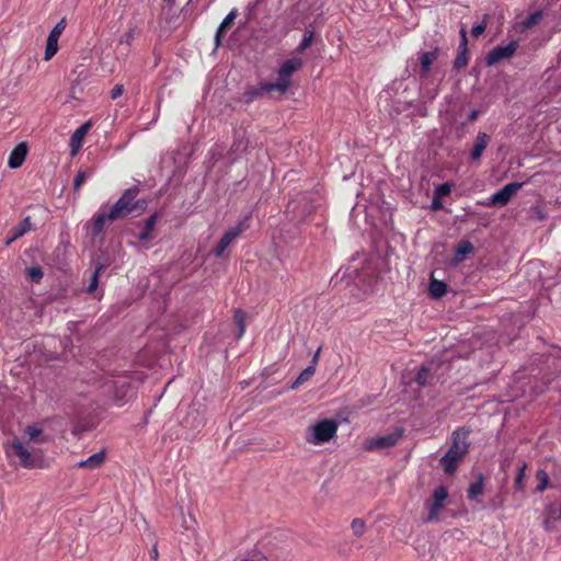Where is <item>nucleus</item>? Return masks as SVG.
I'll return each instance as SVG.
<instances>
[{
	"mask_svg": "<svg viewBox=\"0 0 561 561\" xmlns=\"http://www.w3.org/2000/svg\"><path fill=\"white\" fill-rule=\"evenodd\" d=\"M523 183L511 182L490 197L488 206H505L512 197L522 188Z\"/></svg>",
	"mask_w": 561,
	"mask_h": 561,
	"instance_id": "1a4fd4ad",
	"label": "nucleus"
},
{
	"mask_svg": "<svg viewBox=\"0 0 561 561\" xmlns=\"http://www.w3.org/2000/svg\"><path fill=\"white\" fill-rule=\"evenodd\" d=\"M105 391L111 393L117 405H123L133 396L131 381L128 376H122L105 385Z\"/></svg>",
	"mask_w": 561,
	"mask_h": 561,
	"instance_id": "423d86ee",
	"label": "nucleus"
},
{
	"mask_svg": "<svg viewBox=\"0 0 561 561\" xmlns=\"http://www.w3.org/2000/svg\"><path fill=\"white\" fill-rule=\"evenodd\" d=\"M320 352H321V347H319L317 350V352L314 353L313 357H312V360H311V365L310 366H313L316 368L317 364H318V360H319V356H320Z\"/></svg>",
	"mask_w": 561,
	"mask_h": 561,
	"instance_id": "37998d69",
	"label": "nucleus"
},
{
	"mask_svg": "<svg viewBox=\"0 0 561 561\" xmlns=\"http://www.w3.org/2000/svg\"><path fill=\"white\" fill-rule=\"evenodd\" d=\"M104 268V265L103 264H100L96 266L95 271L93 272L92 276H91V279H90V284L87 288V291L89 294H92L96 290L98 286H99V275L101 273V271Z\"/></svg>",
	"mask_w": 561,
	"mask_h": 561,
	"instance_id": "72a5a7b5",
	"label": "nucleus"
},
{
	"mask_svg": "<svg viewBox=\"0 0 561 561\" xmlns=\"http://www.w3.org/2000/svg\"><path fill=\"white\" fill-rule=\"evenodd\" d=\"M559 517L561 518V506H560V511H559Z\"/></svg>",
	"mask_w": 561,
	"mask_h": 561,
	"instance_id": "de8ad7c7",
	"label": "nucleus"
},
{
	"mask_svg": "<svg viewBox=\"0 0 561 561\" xmlns=\"http://www.w3.org/2000/svg\"><path fill=\"white\" fill-rule=\"evenodd\" d=\"M26 275L33 283L38 284L44 277V272L41 266L36 265L28 267L26 270Z\"/></svg>",
	"mask_w": 561,
	"mask_h": 561,
	"instance_id": "473e14b6",
	"label": "nucleus"
},
{
	"mask_svg": "<svg viewBox=\"0 0 561 561\" xmlns=\"http://www.w3.org/2000/svg\"><path fill=\"white\" fill-rule=\"evenodd\" d=\"M105 461V453L99 451L77 463L78 468L96 469Z\"/></svg>",
	"mask_w": 561,
	"mask_h": 561,
	"instance_id": "6ab92c4d",
	"label": "nucleus"
},
{
	"mask_svg": "<svg viewBox=\"0 0 561 561\" xmlns=\"http://www.w3.org/2000/svg\"><path fill=\"white\" fill-rule=\"evenodd\" d=\"M58 41L59 38L53 37L48 35L46 41V48H45V60H50L58 51Z\"/></svg>",
	"mask_w": 561,
	"mask_h": 561,
	"instance_id": "bb28decb",
	"label": "nucleus"
},
{
	"mask_svg": "<svg viewBox=\"0 0 561 561\" xmlns=\"http://www.w3.org/2000/svg\"><path fill=\"white\" fill-rule=\"evenodd\" d=\"M543 18L542 11H535L530 13L524 21L520 22V32H525L530 27L539 24Z\"/></svg>",
	"mask_w": 561,
	"mask_h": 561,
	"instance_id": "b1692460",
	"label": "nucleus"
},
{
	"mask_svg": "<svg viewBox=\"0 0 561 561\" xmlns=\"http://www.w3.org/2000/svg\"><path fill=\"white\" fill-rule=\"evenodd\" d=\"M460 37H461V41H460V45H459V50L454 60V68L457 70H460V69L467 67L468 61H469L468 51H467L468 38H467V32L465 28L460 30Z\"/></svg>",
	"mask_w": 561,
	"mask_h": 561,
	"instance_id": "ddd939ff",
	"label": "nucleus"
},
{
	"mask_svg": "<svg viewBox=\"0 0 561 561\" xmlns=\"http://www.w3.org/2000/svg\"><path fill=\"white\" fill-rule=\"evenodd\" d=\"M237 149H238V145L236 142L232 144L231 150H237Z\"/></svg>",
	"mask_w": 561,
	"mask_h": 561,
	"instance_id": "49530a36",
	"label": "nucleus"
},
{
	"mask_svg": "<svg viewBox=\"0 0 561 561\" xmlns=\"http://www.w3.org/2000/svg\"><path fill=\"white\" fill-rule=\"evenodd\" d=\"M138 186H133L123 192L117 202L107 211L100 210L92 218V234L100 236L107 222L124 219L135 211H144L147 207L146 199H137Z\"/></svg>",
	"mask_w": 561,
	"mask_h": 561,
	"instance_id": "f257e3e1",
	"label": "nucleus"
},
{
	"mask_svg": "<svg viewBox=\"0 0 561 561\" xmlns=\"http://www.w3.org/2000/svg\"><path fill=\"white\" fill-rule=\"evenodd\" d=\"M337 427L339 425L335 420H321L307 430L305 439L311 445H322L336 435Z\"/></svg>",
	"mask_w": 561,
	"mask_h": 561,
	"instance_id": "7ed1b4c3",
	"label": "nucleus"
},
{
	"mask_svg": "<svg viewBox=\"0 0 561 561\" xmlns=\"http://www.w3.org/2000/svg\"><path fill=\"white\" fill-rule=\"evenodd\" d=\"M157 224V215L153 214L150 217H148L145 221L142 230L138 233V239L140 241H147L152 238V231Z\"/></svg>",
	"mask_w": 561,
	"mask_h": 561,
	"instance_id": "412c9836",
	"label": "nucleus"
},
{
	"mask_svg": "<svg viewBox=\"0 0 561 561\" xmlns=\"http://www.w3.org/2000/svg\"><path fill=\"white\" fill-rule=\"evenodd\" d=\"M428 377H430V368L426 366H422L419 369V371L416 373L415 382L419 386L424 387L428 381Z\"/></svg>",
	"mask_w": 561,
	"mask_h": 561,
	"instance_id": "e433bc0d",
	"label": "nucleus"
},
{
	"mask_svg": "<svg viewBox=\"0 0 561 561\" xmlns=\"http://www.w3.org/2000/svg\"><path fill=\"white\" fill-rule=\"evenodd\" d=\"M428 291L433 298H442L447 291V285L443 280L432 277Z\"/></svg>",
	"mask_w": 561,
	"mask_h": 561,
	"instance_id": "4be33fe9",
	"label": "nucleus"
},
{
	"mask_svg": "<svg viewBox=\"0 0 561 561\" xmlns=\"http://www.w3.org/2000/svg\"><path fill=\"white\" fill-rule=\"evenodd\" d=\"M448 490L444 485H439L433 491L432 500L426 503L428 513L425 522L432 523L438 519L440 511L445 506V502L448 499Z\"/></svg>",
	"mask_w": 561,
	"mask_h": 561,
	"instance_id": "0eeeda50",
	"label": "nucleus"
},
{
	"mask_svg": "<svg viewBox=\"0 0 561 561\" xmlns=\"http://www.w3.org/2000/svg\"><path fill=\"white\" fill-rule=\"evenodd\" d=\"M164 2H170V0H163Z\"/></svg>",
	"mask_w": 561,
	"mask_h": 561,
	"instance_id": "09e8293b",
	"label": "nucleus"
},
{
	"mask_svg": "<svg viewBox=\"0 0 561 561\" xmlns=\"http://www.w3.org/2000/svg\"><path fill=\"white\" fill-rule=\"evenodd\" d=\"M304 60L300 57H293L285 60L277 71L276 82H273L274 85L270 88H276V92L279 94L286 93L293 84L291 77L294 72L301 69Z\"/></svg>",
	"mask_w": 561,
	"mask_h": 561,
	"instance_id": "20e7f679",
	"label": "nucleus"
},
{
	"mask_svg": "<svg viewBox=\"0 0 561 561\" xmlns=\"http://www.w3.org/2000/svg\"><path fill=\"white\" fill-rule=\"evenodd\" d=\"M237 15V11L232 10L220 23L219 27L217 28L215 42L216 46L218 47L221 44V38L225 35L227 28L233 23Z\"/></svg>",
	"mask_w": 561,
	"mask_h": 561,
	"instance_id": "aec40b11",
	"label": "nucleus"
},
{
	"mask_svg": "<svg viewBox=\"0 0 561 561\" xmlns=\"http://www.w3.org/2000/svg\"><path fill=\"white\" fill-rule=\"evenodd\" d=\"M473 250L474 248L470 241L459 242L455 251V260L457 262L462 261L466 257V255L472 253Z\"/></svg>",
	"mask_w": 561,
	"mask_h": 561,
	"instance_id": "a878e982",
	"label": "nucleus"
},
{
	"mask_svg": "<svg viewBox=\"0 0 561 561\" xmlns=\"http://www.w3.org/2000/svg\"><path fill=\"white\" fill-rule=\"evenodd\" d=\"M450 191H451V185L447 182L443 183L436 187L435 196L442 198L444 196L449 195Z\"/></svg>",
	"mask_w": 561,
	"mask_h": 561,
	"instance_id": "58836bf2",
	"label": "nucleus"
},
{
	"mask_svg": "<svg viewBox=\"0 0 561 561\" xmlns=\"http://www.w3.org/2000/svg\"><path fill=\"white\" fill-rule=\"evenodd\" d=\"M470 433L471 430L465 426L458 427L453 432L451 444L446 454L439 460L445 473L454 474L458 468V465L469 453V448L471 445L469 442Z\"/></svg>",
	"mask_w": 561,
	"mask_h": 561,
	"instance_id": "f03ea898",
	"label": "nucleus"
},
{
	"mask_svg": "<svg viewBox=\"0 0 561 561\" xmlns=\"http://www.w3.org/2000/svg\"><path fill=\"white\" fill-rule=\"evenodd\" d=\"M442 207H443V205H442V202L439 201V197H436V196H435V197H434V199H433V202H432V208H433L434 210H438V209H440Z\"/></svg>",
	"mask_w": 561,
	"mask_h": 561,
	"instance_id": "79ce46f5",
	"label": "nucleus"
},
{
	"mask_svg": "<svg viewBox=\"0 0 561 561\" xmlns=\"http://www.w3.org/2000/svg\"><path fill=\"white\" fill-rule=\"evenodd\" d=\"M536 479L538 481V484H537L535 490L538 493H542L549 486V483H550L549 476H548V473L545 470L539 469L536 472Z\"/></svg>",
	"mask_w": 561,
	"mask_h": 561,
	"instance_id": "c85d7f7f",
	"label": "nucleus"
},
{
	"mask_svg": "<svg viewBox=\"0 0 561 561\" xmlns=\"http://www.w3.org/2000/svg\"><path fill=\"white\" fill-rule=\"evenodd\" d=\"M27 156V145L25 142H21L18 146L14 147V149L11 151L8 164L11 169H18L20 168L23 162L25 161V158Z\"/></svg>",
	"mask_w": 561,
	"mask_h": 561,
	"instance_id": "dca6fc26",
	"label": "nucleus"
},
{
	"mask_svg": "<svg viewBox=\"0 0 561 561\" xmlns=\"http://www.w3.org/2000/svg\"><path fill=\"white\" fill-rule=\"evenodd\" d=\"M32 229H34V227H33V224L31 221V218L30 217L24 218L16 227L11 229L10 232L12 233V236L8 240L7 243L10 244L11 242H13L14 240L21 238L22 236H24L25 233H27Z\"/></svg>",
	"mask_w": 561,
	"mask_h": 561,
	"instance_id": "a211bd4d",
	"label": "nucleus"
},
{
	"mask_svg": "<svg viewBox=\"0 0 561 561\" xmlns=\"http://www.w3.org/2000/svg\"><path fill=\"white\" fill-rule=\"evenodd\" d=\"M67 26L66 18H62L50 31L49 35L59 38Z\"/></svg>",
	"mask_w": 561,
	"mask_h": 561,
	"instance_id": "4c0bfd02",
	"label": "nucleus"
},
{
	"mask_svg": "<svg viewBox=\"0 0 561 561\" xmlns=\"http://www.w3.org/2000/svg\"><path fill=\"white\" fill-rule=\"evenodd\" d=\"M250 220L251 214H248L236 226L229 228L211 250V254L216 257H222L229 245L250 228Z\"/></svg>",
	"mask_w": 561,
	"mask_h": 561,
	"instance_id": "39448f33",
	"label": "nucleus"
},
{
	"mask_svg": "<svg viewBox=\"0 0 561 561\" xmlns=\"http://www.w3.org/2000/svg\"><path fill=\"white\" fill-rule=\"evenodd\" d=\"M123 91H124L123 85H119V84L115 85V87L112 89V91H111V98H112L113 100H115V99L119 98V96L123 94Z\"/></svg>",
	"mask_w": 561,
	"mask_h": 561,
	"instance_id": "a19ab883",
	"label": "nucleus"
},
{
	"mask_svg": "<svg viewBox=\"0 0 561 561\" xmlns=\"http://www.w3.org/2000/svg\"><path fill=\"white\" fill-rule=\"evenodd\" d=\"M245 319H247V314L243 310H241V309L234 310L233 320H234V323L237 324L238 331H239L238 335H237L238 339H240L245 332Z\"/></svg>",
	"mask_w": 561,
	"mask_h": 561,
	"instance_id": "cd10ccee",
	"label": "nucleus"
},
{
	"mask_svg": "<svg viewBox=\"0 0 561 561\" xmlns=\"http://www.w3.org/2000/svg\"><path fill=\"white\" fill-rule=\"evenodd\" d=\"M271 85H274V83L273 82H260L256 85L250 87L244 93L247 102H252V101L261 98L264 94H270V93L276 91V88H270Z\"/></svg>",
	"mask_w": 561,
	"mask_h": 561,
	"instance_id": "4468645a",
	"label": "nucleus"
},
{
	"mask_svg": "<svg viewBox=\"0 0 561 561\" xmlns=\"http://www.w3.org/2000/svg\"><path fill=\"white\" fill-rule=\"evenodd\" d=\"M526 469H527V465H526V462H523L522 466L519 467V470L516 474L515 482H514V488L516 491H523L525 488L524 480L526 477Z\"/></svg>",
	"mask_w": 561,
	"mask_h": 561,
	"instance_id": "2f4dec72",
	"label": "nucleus"
},
{
	"mask_svg": "<svg viewBox=\"0 0 561 561\" xmlns=\"http://www.w3.org/2000/svg\"><path fill=\"white\" fill-rule=\"evenodd\" d=\"M316 373V368L313 366H308L307 368H305L298 376V378L296 379V381L294 382L293 385V389L297 388L298 386L305 383L306 381H308Z\"/></svg>",
	"mask_w": 561,
	"mask_h": 561,
	"instance_id": "7c9ffc66",
	"label": "nucleus"
},
{
	"mask_svg": "<svg viewBox=\"0 0 561 561\" xmlns=\"http://www.w3.org/2000/svg\"><path fill=\"white\" fill-rule=\"evenodd\" d=\"M484 492V478L483 474H479L477 480L472 482L468 488L467 496L469 500H474L477 496Z\"/></svg>",
	"mask_w": 561,
	"mask_h": 561,
	"instance_id": "5701e85b",
	"label": "nucleus"
},
{
	"mask_svg": "<svg viewBox=\"0 0 561 561\" xmlns=\"http://www.w3.org/2000/svg\"><path fill=\"white\" fill-rule=\"evenodd\" d=\"M91 127L92 123L90 121L85 122L71 135L69 146L72 156H75L81 149L83 139Z\"/></svg>",
	"mask_w": 561,
	"mask_h": 561,
	"instance_id": "f8f14e48",
	"label": "nucleus"
},
{
	"mask_svg": "<svg viewBox=\"0 0 561 561\" xmlns=\"http://www.w3.org/2000/svg\"><path fill=\"white\" fill-rule=\"evenodd\" d=\"M94 170L92 168L80 169L73 179V191H79L83 183L92 176Z\"/></svg>",
	"mask_w": 561,
	"mask_h": 561,
	"instance_id": "393cba45",
	"label": "nucleus"
},
{
	"mask_svg": "<svg viewBox=\"0 0 561 561\" xmlns=\"http://www.w3.org/2000/svg\"><path fill=\"white\" fill-rule=\"evenodd\" d=\"M11 448L13 454L20 459L22 467L33 468L35 466V461L31 453L19 438H14L12 440Z\"/></svg>",
	"mask_w": 561,
	"mask_h": 561,
	"instance_id": "9b49d317",
	"label": "nucleus"
},
{
	"mask_svg": "<svg viewBox=\"0 0 561 561\" xmlns=\"http://www.w3.org/2000/svg\"><path fill=\"white\" fill-rule=\"evenodd\" d=\"M26 433L30 437V440L36 442L37 437L42 434V430L35 426H27Z\"/></svg>",
	"mask_w": 561,
	"mask_h": 561,
	"instance_id": "ea45409f",
	"label": "nucleus"
},
{
	"mask_svg": "<svg viewBox=\"0 0 561 561\" xmlns=\"http://www.w3.org/2000/svg\"><path fill=\"white\" fill-rule=\"evenodd\" d=\"M402 435H403V430L397 428L392 433L367 440L365 443V449L378 450V449L392 447V446L397 445V443L402 437Z\"/></svg>",
	"mask_w": 561,
	"mask_h": 561,
	"instance_id": "9d476101",
	"label": "nucleus"
},
{
	"mask_svg": "<svg viewBox=\"0 0 561 561\" xmlns=\"http://www.w3.org/2000/svg\"><path fill=\"white\" fill-rule=\"evenodd\" d=\"M151 557H152L153 559H156V558L158 557V550H157V548H156V547L151 550Z\"/></svg>",
	"mask_w": 561,
	"mask_h": 561,
	"instance_id": "a18cd8bd",
	"label": "nucleus"
},
{
	"mask_svg": "<svg viewBox=\"0 0 561 561\" xmlns=\"http://www.w3.org/2000/svg\"><path fill=\"white\" fill-rule=\"evenodd\" d=\"M518 47V41H511L507 45L504 46H495L488 53L485 57L486 65L493 66L503 59L511 58L512 56H514Z\"/></svg>",
	"mask_w": 561,
	"mask_h": 561,
	"instance_id": "6e6552de",
	"label": "nucleus"
},
{
	"mask_svg": "<svg viewBox=\"0 0 561 561\" xmlns=\"http://www.w3.org/2000/svg\"><path fill=\"white\" fill-rule=\"evenodd\" d=\"M479 116V111L478 110H472L470 113H469V116H468V121L469 122H474Z\"/></svg>",
	"mask_w": 561,
	"mask_h": 561,
	"instance_id": "c03bdc74",
	"label": "nucleus"
},
{
	"mask_svg": "<svg viewBox=\"0 0 561 561\" xmlns=\"http://www.w3.org/2000/svg\"><path fill=\"white\" fill-rule=\"evenodd\" d=\"M438 57V48H435L434 50L423 53L420 56V65H421V75L423 77H426L430 73L431 67L433 62Z\"/></svg>",
	"mask_w": 561,
	"mask_h": 561,
	"instance_id": "f3484780",
	"label": "nucleus"
},
{
	"mask_svg": "<svg viewBox=\"0 0 561 561\" xmlns=\"http://www.w3.org/2000/svg\"><path fill=\"white\" fill-rule=\"evenodd\" d=\"M351 528L356 537H362L365 534L366 525L362 518H354L351 523Z\"/></svg>",
	"mask_w": 561,
	"mask_h": 561,
	"instance_id": "f704fd0d",
	"label": "nucleus"
},
{
	"mask_svg": "<svg viewBox=\"0 0 561 561\" xmlns=\"http://www.w3.org/2000/svg\"><path fill=\"white\" fill-rule=\"evenodd\" d=\"M490 141H491V137L486 133L479 131L476 137L473 147L470 151V158L473 161L479 160L482 157L485 148L489 146Z\"/></svg>",
	"mask_w": 561,
	"mask_h": 561,
	"instance_id": "2eb2a0df",
	"label": "nucleus"
},
{
	"mask_svg": "<svg viewBox=\"0 0 561 561\" xmlns=\"http://www.w3.org/2000/svg\"><path fill=\"white\" fill-rule=\"evenodd\" d=\"M313 37H314V32L312 30H306V32L304 33V37H302L300 44L296 48V51L298 54H301L306 49H308L311 46V44H312Z\"/></svg>",
	"mask_w": 561,
	"mask_h": 561,
	"instance_id": "c756f323",
	"label": "nucleus"
},
{
	"mask_svg": "<svg viewBox=\"0 0 561 561\" xmlns=\"http://www.w3.org/2000/svg\"><path fill=\"white\" fill-rule=\"evenodd\" d=\"M489 20H490V15L484 14L481 23H479L472 27L471 34L473 37H479L480 35H482L484 33V31L488 26Z\"/></svg>",
	"mask_w": 561,
	"mask_h": 561,
	"instance_id": "c9c22d12",
	"label": "nucleus"
}]
</instances>
